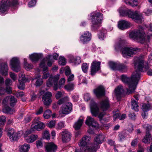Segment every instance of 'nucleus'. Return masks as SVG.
Segmentation results:
<instances>
[{
    "label": "nucleus",
    "instance_id": "obj_1",
    "mask_svg": "<svg viewBox=\"0 0 152 152\" xmlns=\"http://www.w3.org/2000/svg\"><path fill=\"white\" fill-rule=\"evenodd\" d=\"M133 64L136 70L131 78L124 75H122L121 77L122 82L126 84L129 87L126 92L128 94L134 92L136 89L140 78V72L146 71L149 68L148 63L145 62L143 56L135 57Z\"/></svg>",
    "mask_w": 152,
    "mask_h": 152
},
{
    "label": "nucleus",
    "instance_id": "obj_2",
    "mask_svg": "<svg viewBox=\"0 0 152 152\" xmlns=\"http://www.w3.org/2000/svg\"><path fill=\"white\" fill-rule=\"evenodd\" d=\"M118 11L120 15L122 16H127L137 23H142L144 20L142 14L139 11H133L131 10H127L124 6L120 7Z\"/></svg>",
    "mask_w": 152,
    "mask_h": 152
},
{
    "label": "nucleus",
    "instance_id": "obj_3",
    "mask_svg": "<svg viewBox=\"0 0 152 152\" xmlns=\"http://www.w3.org/2000/svg\"><path fill=\"white\" fill-rule=\"evenodd\" d=\"M125 42H126L124 39H120L119 42L115 44L114 46L115 49L116 50L121 49L122 54L125 58L131 57L137 52L138 50V48H137L124 47Z\"/></svg>",
    "mask_w": 152,
    "mask_h": 152
},
{
    "label": "nucleus",
    "instance_id": "obj_4",
    "mask_svg": "<svg viewBox=\"0 0 152 152\" xmlns=\"http://www.w3.org/2000/svg\"><path fill=\"white\" fill-rule=\"evenodd\" d=\"M150 36L152 37V34L145 36L143 28L141 27L138 29L130 32L129 34V37L131 38L145 44H147L149 42Z\"/></svg>",
    "mask_w": 152,
    "mask_h": 152
},
{
    "label": "nucleus",
    "instance_id": "obj_5",
    "mask_svg": "<svg viewBox=\"0 0 152 152\" xmlns=\"http://www.w3.org/2000/svg\"><path fill=\"white\" fill-rule=\"evenodd\" d=\"M91 137L85 136L82 137L78 143L82 151L87 152H96V148L94 147V144L90 143Z\"/></svg>",
    "mask_w": 152,
    "mask_h": 152
},
{
    "label": "nucleus",
    "instance_id": "obj_6",
    "mask_svg": "<svg viewBox=\"0 0 152 152\" xmlns=\"http://www.w3.org/2000/svg\"><path fill=\"white\" fill-rule=\"evenodd\" d=\"M90 16L92 22L91 29L95 30L101 26L103 15L100 13L94 12L91 14Z\"/></svg>",
    "mask_w": 152,
    "mask_h": 152
},
{
    "label": "nucleus",
    "instance_id": "obj_7",
    "mask_svg": "<svg viewBox=\"0 0 152 152\" xmlns=\"http://www.w3.org/2000/svg\"><path fill=\"white\" fill-rule=\"evenodd\" d=\"M18 4V0H3L0 2V11L3 13L10 6L15 7Z\"/></svg>",
    "mask_w": 152,
    "mask_h": 152
},
{
    "label": "nucleus",
    "instance_id": "obj_8",
    "mask_svg": "<svg viewBox=\"0 0 152 152\" xmlns=\"http://www.w3.org/2000/svg\"><path fill=\"white\" fill-rule=\"evenodd\" d=\"M85 123L90 128V129L88 130V132L90 134H92L94 133L93 131L90 129L91 128H92L94 129H96L99 127L98 123L93 118L90 116H87Z\"/></svg>",
    "mask_w": 152,
    "mask_h": 152
},
{
    "label": "nucleus",
    "instance_id": "obj_9",
    "mask_svg": "<svg viewBox=\"0 0 152 152\" xmlns=\"http://www.w3.org/2000/svg\"><path fill=\"white\" fill-rule=\"evenodd\" d=\"M39 120L40 118L39 117L35 118L33 120L31 126L32 130L39 131L45 127V124L43 122L40 121Z\"/></svg>",
    "mask_w": 152,
    "mask_h": 152
},
{
    "label": "nucleus",
    "instance_id": "obj_10",
    "mask_svg": "<svg viewBox=\"0 0 152 152\" xmlns=\"http://www.w3.org/2000/svg\"><path fill=\"white\" fill-rule=\"evenodd\" d=\"M60 75L59 74L54 76L53 77H50L47 82V86L48 87H50L53 84V89L56 91L58 89L57 84L58 80L59 78Z\"/></svg>",
    "mask_w": 152,
    "mask_h": 152
},
{
    "label": "nucleus",
    "instance_id": "obj_11",
    "mask_svg": "<svg viewBox=\"0 0 152 152\" xmlns=\"http://www.w3.org/2000/svg\"><path fill=\"white\" fill-rule=\"evenodd\" d=\"M31 133L30 130H27L24 134V139L26 142L28 143H31L34 142L38 138V136L36 134H31L29 135Z\"/></svg>",
    "mask_w": 152,
    "mask_h": 152
},
{
    "label": "nucleus",
    "instance_id": "obj_12",
    "mask_svg": "<svg viewBox=\"0 0 152 152\" xmlns=\"http://www.w3.org/2000/svg\"><path fill=\"white\" fill-rule=\"evenodd\" d=\"M10 65L12 69L15 72H18L20 69V63L18 58L16 57L13 58L10 61Z\"/></svg>",
    "mask_w": 152,
    "mask_h": 152
},
{
    "label": "nucleus",
    "instance_id": "obj_13",
    "mask_svg": "<svg viewBox=\"0 0 152 152\" xmlns=\"http://www.w3.org/2000/svg\"><path fill=\"white\" fill-rule=\"evenodd\" d=\"M52 94L51 92L48 91L45 93L42 97V100L45 105H50L52 102L51 97Z\"/></svg>",
    "mask_w": 152,
    "mask_h": 152
},
{
    "label": "nucleus",
    "instance_id": "obj_14",
    "mask_svg": "<svg viewBox=\"0 0 152 152\" xmlns=\"http://www.w3.org/2000/svg\"><path fill=\"white\" fill-rule=\"evenodd\" d=\"M101 62L94 61L91 64V74L94 75L100 69Z\"/></svg>",
    "mask_w": 152,
    "mask_h": 152
},
{
    "label": "nucleus",
    "instance_id": "obj_15",
    "mask_svg": "<svg viewBox=\"0 0 152 152\" xmlns=\"http://www.w3.org/2000/svg\"><path fill=\"white\" fill-rule=\"evenodd\" d=\"M105 138V135L102 134H97L94 139V143L95 145H94V147H95L96 150L99 147L98 145L102 143L104 141Z\"/></svg>",
    "mask_w": 152,
    "mask_h": 152
},
{
    "label": "nucleus",
    "instance_id": "obj_16",
    "mask_svg": "<svg viewBox=\"0 0 152 152\" xmlns=\"http://www.w3.org/2000/svg\"><path fill=\"white\" fill-rule=\"evenodd\" d=\"M91 38V33L88 31H86L81 34L80 38V41L82 43L85 44L90 41Z\"/></svg>",
    "mask_w": 152,
    "mask_h": 152
},
{
    "label": "nucleus",
    "instance_id": "obj_17",
    "mask_svg": "<svg viewBox=\"0 0 152 152\" xmlns=\"http://www.w3.org/2000/svg\"><path fill=\"white\" fill-rule=\"evenodd\" d=\"M142 126L147 130L146 135L142 140V141L146 143H149L152 140V137L150 134L149 133V130H148L150 129L151 126L149 125H148V124L144 125Z\"/></svg>",
    "mask_w": 152,
    "mask_h": 152
},
{
    "label": "nucleus",
    "instance_id": "obj_18",
    "mask_svg": "<svg viewBox=\"0 0 152 152\" xmlns=\"http://www.w3.org/2000/svg\"><path fill=\"white\" fill-rule=\"evenodd\" d=\"M132 26L131 23L128 21L121 20L118 22V26L119 29L124 30L130 28Z\"/></svg>",
    "mask_w": 152,
    "mask_h": 152
},
{
    "label": "nucleus",
    "instance_id": "obj_19",
    "mask_svg": "<svg viewBox=\"0 0 152 152\" xmlns=\"http://www.w3.org/2000/svg\"><path fill=\"white\" fill-rule=\"evenodd\" d=\"M60 134L61 136L62 140L63 142H67L70 140L72 135L68 131L66 130L62 131Z\"/></svg>",
    "mask_w": 152,
    "mask_h": 152
},
{
    "label": "nucleus",
    "instance_id": "obj_20",
    "mask_svg": "<svg viewBox=\"0 0 152 152\" xmlns=\"http://www.w3.org/2000/svg\"><path fill=\"white\" fill-rule=\"evenodd\" d=\"M45 148L46 152H56L57 150V146L55 143L51 142L48 143Z\"/></svg>",
    "mask_w": 152,
    "mask_h": 152
},
{
    "label": "nucleus",
    "instance_id": "obj_21",
    "mask_svg": "<svg viewBox=\"0 0 152 152\" xmlns=\"http://www.w3.org/2000/svg\"><path fill=\"white\" fill-rule=\"evenodd\" d=\"M17 102L16 99L14 96H7L4 98L3 100V103L4 104L9 103L11 106L13 107Z\"/></svg>",
    "mask_w": 152,
    "mask_h": 152
},
{
    "label": "nucleus",
    "instance_id": "obj_22",
    "mask_svg": "<svg viewBox=\"0 0 152 152\" xmlns=\"http://www.w3.org/2000/svg\"><path fill=\"white\" fill-rule=\"evenodd\" d=\"M91 111L93 116H96L99 112V109L97 104L92 101L90 104Z\"/></svg>",
    "mask_w": 152,
    "mask_h": 152
},
{
    "label": "nucleus",
    "instance_id": "obj_23",
    "mask_svg": "<svg viewBox=\"0 0 152 152\" xmlns=\"http://www.w3.org/2000/svg\"><path fill=\"white\" fill-rule=\"evenodd\" d=\"M94 92L98 98H99L104 95L105 89L104 87L100 86L94 90Z\"/></svg>",
    "mask_w": 152,
    "mask_h": 152
},
{
    "label": "nucleus",
    "instance_id": "obj_24",
    "mask_svg": "<svg viewBox=\"0 0 152 152\" xmlns=\"http://www.w3.org/2000/svg\"><path fill=\"white\" fill-rule=\"evenodd\" d=\"M68 58L69 62L72 63L74 65H77L81 63V58L80 56H74L72 55H69Z\"/></svg>",
    "mask_w": 152,
    "mask_h": 152
},
{
    "label": "nucleus",
    "instance_id": "obj_25",
    "mask_svg": "<svg viewBox=\"0 0 152 152\" xmlns=\"http://www.w3.org/2000/svg\"><path fill=\"white\" fill-rule=\"evenodd\" d=\"M72 104L71 103H66L65 105L62 106L61 113L65 115L69 113L72 109Z\"/></svg>",
    "mask_w": 152,
    "mask_h": 152
},
{
    "label": "nucleus",
    "instance_id": "obj_26",
    "mask_svg": "<svg viewBox=\"0 0 152 152\" xmlns=\"http://www.w3.org/2000/svg\"><path fill=\"white\" fill-rule=\"evenodd\" d=\"M100 106L102 110L106 111L108 110L110 107V104L108 99L105 98L103 99L100 103Z\"/></svg>",
    "mask_w": 152,
    "mask_h": 152
},
{
    "label": "nucleus",
    "instance_id": "obj_27",
    "mask_svg": "<svg viewBox=\"0 0 152 152\" xmlns=\"http://www.w3.org/2000/svg\"><path fill=\"white\" fill-rule=\"evenodd\" d=\"M19 77L18 81L19 84L18 86V87L20 89H23L25 87L24 83L27 82V80L26 79L24 75L22 74H20L19 75Z\"/></svg>",
    "mask_w": 152,
    "mask_h": 152
},
{
    "label": "nucleus",
    "instance_id": "obj_28",
    "mask_svg": "<svg viewBox=\"0 0 152 152\" xmlns=\"http://www.w3.org/2000/svg\"><path fill=\"white\" fill-rule=\"evenodd\" d=\"M8 67L6 63L1 64L0 65V73L6 76L8 74Z\"/></svg>",
    "mask_w": 152,
    "mask_h": 152
},
{
    "label": "nucleus",
    "instance_id": "obj_29",
    "mask_svg": "<svg viewBox=\"0 0 152 152\" xmlns=\"http://www.w3.org/2000/svg\"><path fill=\"white\" fill-rule=\"evenodd\" d=\"M84 118L83 116H80L78 120L76 121L73 125V127L75 130L80 129L82 126Z\"/></svg>",
    "mask_w": 152,
    "mask_h": 152
},
{
    "label": "nucleus",
    "instance_id": "obj_30",
    "mask_svg": "<svg viewBox=\"0 0 152 152\" xmlns=\"http://www.w3.org/2000/svg\"><path fill=\"white\" fill-rule=\"evenodd\" d=\"M42 54L37 53H34L29 55L30 60L33 62L37 61L40 58Z\"/></svg>",
    "mask_w": 152,
    "mask_h": 152
},
{
    "label": "nucleus",
    "instance_id": "obj_31",
    "mask_svg": "<svg viewBox=\"0 0 152 152\" xmlns=\"http://www.w3.org/2000/svg\"><path fill=\"white\" fill-rule=\"evenodd\" d=\"M30 148V145L28 144L25 143L23 145H20L19 150L20 152H27Z\"/></svg>",
    "mask_w": 152,
    "mask_h": 152
},
{
    "label": "nucleus",
    "instance_id": "obj_32",
    "mask_svg": "<svg viewBox=\"0 0 152 152\" xmlns=\"http://www.w3.org/2000/svg\"><path fill=\"white\" fill-rule=\"evenodd\" d=\"M22 134V132L21 131L18 132H15L12 136L10 137V139L11 141H16L18 138L20 137Z\"/></svg>",
    "mask_w": 152,
    "mask_h": 152
},
{
    "label": "nucleus",
    "instance_id": "obj_33",
    "mask_svg": "<svg viewBox=\"0 0 152 152\" xmlns=\"http://www.w3.org/2000/svg\"><path fill=\"white\" fill-rule=\"evenodd\" d=\"M128 69V66L124 64L119 63L117 70L119 71L124 72H126Z\"/></svg>",
    "mask_w": 152,
    "mask_h": 152
},
{
    "label": "nucleus",
    "instance_id": "obj_34",
    "mask_svg": "<svg viewBox=\"0 0 152 152\" xmlns=\"http://www.w3.org/2000/svg\"><path fill=\"white\" fill-rule=\"evenodd\" d=\"M125 3L128 5L132 7L136 6L138 4V0H124Z\"/></svg>",
    "mask_w": 152,
    "mask_h": 152
},
{
    "label": "nucleus",
    "instance_id": "obj_35",
    "mask_svg": "<svg viewBox=\"0 0 152 152\" xmlns=\"http://www.w3.org/2000/svg\"><path fill=\"white\" fill-rule=\"evenodd\" d=\"M124 90L123 87L121 86H119L115 90V94L117 96H119L124 93Z\"/></svg>",
    "mask_w": 152,
    "mask_h": 152
},
{
    "label": "nucleus",
    "instance_id": "obj_36",
    "mask_svg": "<svg viewBox=\"0 0 152 152\" xmlns=\"http://www.w3.org/2000/svg\"><path fill=\"white\" fill-rule=\"evenodd\" d=\"M119 63L113 61H110L108 63L110 67L113 70H117Z\"/></svg>",
    "mask_w": 152,
    "mask_h": 152
},
{
    "label": "nucleus",
    "instance_id": "obj_37",
    "mask_svg": "<svg viewBox=\"0 0 152 152\" xmlns=\"http://www.w3.org/2000/svg\"><path fill=\"white\" fill-rule=\"evenodd\" d=\"M46 61V59H43L41 61L39 65L40 67L43 68V71L44 72H47L48 71V67L45 66Z\"/></svg>",
    "mask_w": 152,
    "mask_h": 152
},
{
    "label": "nucleus",
    "instance_id": "obj_38",
    "mask_svg": "<svg viewBox=\"0 0 152 152\" xmlns=\"http://www.w3.org/2000/svg\"><path fill=\"white\" fill-rule=\"evenodd\" d=\"M131 107L132 109L136 111L139 110V106L137 102L134 100H132L131 101Z\"/></svg>",
    "mask_w": 152,
    "mask_h": 152
},
{
    "label": "nucleus",
    "instance_id": "obj_39",
    "mask_svg": "<svg viewBox=\"0 0 152 152\" xmlns=\"http://www.w3.org/2000/svg\"><path fill=\"white\" fill-rule=\"evenodd\" d=\"M3 111L6 113L12 114L15 111V110L14 108H11L9 106H6L3 108Z\"/></svg>",
    "mask_w": 152,
    "mask_h": 152
},
{
    "label": "nucleus",
    "instance_id": "obj_40",
    "mask_svg": "<svg viewBox=\"0 0 152 152\" xmlns=\"http://www.w3.org/2000/svg\"><path fill=\"white\" fill-rule=\"evenodd\" d=\"M106 32V30L104 29H102L100 31L98 34L99 38L101 39H103Z\"/></svg>",
    "mask_w": 152,
    "mask_h": 152
},
{
    "label": "nucleus",
    "instance_id": "obj_41",
    "mask_svg": "<svg viewBox=\"0 0 152 152\" xmlns=\"http://www.w3.org/2000/svg\"><path fill=\"white\" fill-rule=\"evenodd\" d=\"M74 83H69L64 86V88L68 91H70L74 90Z\"/></svg>",
    "mask_w": 152,
    "mask_h": 152
},
{
    "label": "nucleus",
    "instance_id": "obj_42",
    "mask_svg": "<svg viewBox=\"0 0 152 152\" xmlns=\"http://www.w3.org/2000/svg\"><path fill=\"white\" fill-rule=\"evenodd\" d=\"M52 114V112L51 111L48 109L45 111L43 116L45 119H48L50 118Z\"/></svg>",
    "mask_w": 152,
    "mask_h": 152
},
{
    "label": "nucleus",
    "instance_id": "obj_43",
    "mask_svg": "<svg viewBox=\"0 0 152 152\" xmlns=\"http://www.w3.org/2000/svg\"><path fill=\"white\" fill-rule=\"evenodd\" d=\"M41 75L39 74H38L37 76L35 77V79H37L35 85L36 86H39L41 85L43 81L42 79H38L41 77Z\"/></svg>",
    "mask_w": 152,
    "mask_h": 152
},
{
    "label": "nucleus",
    "instance_id": "obj_44",
    "mask_svg": "<svg viewBox=\"0 0 152 152\" xmlns=\"http://www.w3.org/2000/svg\"><path fill=\"white\" fill-rule=\"evenodd\" d=\"M65 123L64 121H61L59 122L56 125V129H60L65 127Z\"/></svg>",
    "mask_w": 152,
    "mask_h": 152
},
{
    "label": "nucleus",
    "instance_id": "obj_45",
    "mask_svg": "<svg viewBox=\"0 0 152 152\" xmlns=\"http://www.w3.org/2000/svg\"><path fill=\"white\" fill-rule=\"evenodd\" d=\"M58 63L59 64L61 65H65L66 63V61L65 58L63 56H60L59 57Z\"/></svg>",
    "mask_w": 152,
    "mask_h": 152
},
{
    "label": "nucleus",
    "instance_id": "obj_46",
    "mask_svg": "<svg viewBox=\"0 0 152 152\" xmlns=\"http://www.w3.org/2000/svg\"><path fill=\"white\" fill-rule=\"evenodd\" d=\"M56 121L54 120H52L48 122L47 124V126L49 128H52L54 127Z\"/></svg>",
    "mask_w": 152,
    "mask_h": 152
},
{
    "label": "nucleus",
    "instance_id": "obj_47",
    "mask_svg": "<svg viewBox=\"0 0 152 152\" xmlns=\"http://www.w3.org/2000/svg\"><path fill=\"white\" fill-rule=\"evenodd\" d=\"M43 138L48 140L50 139V134L48 131L45 130L43 132L42 135Z\"/></svg>",
    "mask_w": 152,
    "mask_h": 152
},
{
    "label": "nucleus",
    "instance_id": "obj_48",
    "mask_svg": "<svg viewBox=\"0 0 152 152\" xmlns=\"http://www.w3.org/2000/svg\"><path fill=\"white\" fill-rule=\"evenodd\" d=\"M142 109L143 111L146 112L150 109V106L148 104H143L142 106Z\"/></svg>",
    "mask_w": 152,
    "mask_h": 152
},
{
    "label": "nucleus",
    "instance_id": "obj_49",
    "mask_svg": "<svg viewBox=\"0 0 152 152\" xmlns=\"http://www.w3.org/2000/svg\"><path fill=\"white\" fill-rule=\"evenodd\" d=\"M53 77L54 76H50V73L47 72L43 71V75L42 76V79H46L48 77Z\"/></svg>",
    "mask_w": 152,
    "mask_h": 152
},
{
    "label": "nucleus",
    "instance_id": "obj_50",
    "mask_svg": "<svg viewBox=\"0 0 152 152\" xmlns=\"http://www.w3.org/2000/svg\"><path fill=\"white\" fill-rule=\"evenodd\" d=\"M36 146L37 148H41L43 146V143L41 140H37L35 142Z\"/></svg>",
    "mask_w": 152,
    "mask_h": 152
},
{
    "label": "nucleus",
    "instance_id": "obj_51",
    "mask_svg": "<svg viewBox=\"0 0 152 152\" xmlns=\"http://www.w3.org/2000/svg\"><path fill=\"white\" fill-rule=\"evenodd\" d=\"M25 68L27 70H29L33 67V66L32 64L28 63H26L24 65Z\"/></svg>",
    "mask_w": 152,
    "mask_h": 152
},
{
    "label": "nucleus",
    "instance_id": "obj_52",
    "mask_svg": "<svg viewBox=\"0 0 152 152\" xmlns=\"http://www.w3.org/2000/svg\"><path fill=\"white\" fill-rule=\"evenodd\" d=\"M8 135L10 137L15 133L14 130L12 128H9L7 130Z\"/></svg>",
    "mask_w": 152,
    "mask_h": 152
},
{
    "label": "nucleus",
    "instance_id": "obj_53",
    "mask_svg": "<svg viewBox=\"0 0 152 152\" xmlns=\"http://www.w3.org/2000/svg\"><path fill=\"white\" fill-rule=\"evenodd\" d=\"M79 78L81 83L87 84V81L85 77L82 75H80L79 77Z\"/></svg>",
    "mask_w": 152,
    "mask_h": 152
},
{
    "label": "nucleus",
    "instance_id": "obj_54",
    "mask_svg": "<svg viewBox=\"0 0 152 152\" xmlns=\"http://www.w3.org/2000/svg\"><path fill=\"white\" fill-rule=\"evenodd\" d=\"M6 120V117L4 116H2L0 117V126H1L4 124Z\"/></svg>",
    "mask_w": 152,
    "mask_h": 152
},
{
    "label": "nucleus",
    "instance_id": "obj_55",
    "mask_svg": "<svg viewBox=\"0 0 152 152\" xmlns=\"http://www.w3.org/2000/svg\"><path fill=\"white\" fill-rule=\"evenodd\" d=\"M88 66L86 63H83L82 66V70L84 72H86L88 70Z\"/></svg>",
    "mask_w": 152,
    "mask_h": 152
},
{
    "label": "nucleus",
    "instance_id": "obj_56",
    "mask_svg": "<svg viewBox=\"0 0 152 152\" xmlns=\"http://www.w3.org/2000/svg\"><path fill=\"white\" fill-rule=\"evenodd\" d=\"M36 0H31L28 3V6L29 7H31L35 5L36 3Z\"/></svg>",
    "mask_w": 152,
    "mask_h": 152
},
{
    "label": "nucleus",
    "instance_id": "obj_57",
    "mask_svg": "<svg viewBox=\"0 0 152 152\" xmlns=\"http://www.w3.org/2000/svg\"><path fill=\"white\" fill-rule=\"evenodd\" d=\"M65 82V79L64 78H61L59 82V88L62 87L61 86L64 85Z\"/></svg>",
    "mask_w": 152,
    "mask_h": 152
},
{
    "label": "nucleus",
    "instance_id": "obj_58",
    "mask_svg": "<svg viewBox=\"0 0 152 152\" xmlns=\"http://www.w3.org/2000/svg\"><path fill=\"white\" fill-rule=\"evenodd\" d=\"M10 77L14 81H15L16 80L17 75L15 74L10 72Z\"/></svg>",
    "mask_w": 152,
    "mask_h": 152
},
{
    "label": "nucleus",
    "instance_id": "obj_59",
    "mask_svg": "<svg viewBox=\"0 0 152 152\" xmlns=\"http://www.w3.org/2000/svg\"><path fill=\"white\" fill-rule=\"evenodd\" d=\"M62 95L63 94L61 92L58 91L56 94V99H58L62 96Z\"/></svg>",
    "mask_w": 152,
    "mask_h": 152
},
{
    "label": "nucleus",
    "instance_id": "obj_60",
    "mask_svg": "<svg viewBox=\"0 0 152 152\" xmlns=\"http://www.w3.org/2000/svg\"><path fill=\"white\" fill-rule=\"evenodd\" d=\"M6 91L7 93L8 94H10L12 93L11 88L8 86H7L6 87Z\"/></svg>",
    "mask_w": 152,
    "mask_h": 152
},
{
    "label": "nucleus",
    "instance_id": "obj_61",
    "mask_svg": "<svg viewBox=\"0 0 152 152\" xmlns=\"http://www.w3.org/2000/svg\"><path fill=\"white\" fill-rule=\"evenodd\" d=\"M66 99L67 98H65L61 99L58 101V104L59 105L62 104L66 102Z\"/></svg>",
    "mask_w": 152,
    "mask_h": 152
},
{
    "label": "nucleus",
    "instance_id": "obj_62",
    "mask_svg": "<svg viewBox=\"0 0 152 152\" xmlns=\"http://www.w3.org/2000/svg\"><path fill=\"white\" fill-rule=\"evenodd\" d=\"M84 100L86 101H87L89 100L90 99V96L89 94L88 93H86L85 94L84 96Z\"/></svg>",
    "mask_w": 152,
    "mask_h": 152
},
{
    "label": "nucleus",
    "instance_id": "obj_63",
    "mask_svg": "<svg viewBox=\"0 0 152 152\" xmlns=\"http://www.w3.org/2000/svg\"><path fill=\"white\" fill-rule=\"evenodd\" d=\"M12 83V81L10 79H7L5 81V83L7 86L11 85Z\"/></svg>",
    "mask_w": 152,
    "mask_h": 152
},
{
    "label": "nucleus",
    "instance_id": "obj_64",
    "mask_svg": "<svg viewBox=\"0 0 152 152\" xmlns=\"http://www.w3.org/2000/svg\"><path fill=\"white\" fill-rule=\"evenodd\" d=\"M43 108L42 107H40L39 109L36 112V114L37 115H39L41 114L43 112Z\"/></svg>",
    "mask_w": 152,
    "mask_h": 152
}]
</instances>
